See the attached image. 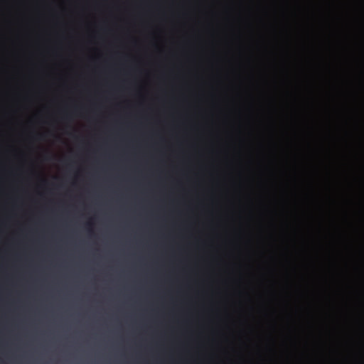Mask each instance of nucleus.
<instances>
[{"label": "nucleus", "mask_w": 364, "mask_h": 364, "mask_svg": "<svg viewBox=\"0 0 364 364\" xmlns=\"http://www.w3.org/2000/svg\"><path fill=\"white\" fill-rule=\"evenodd\" d=\"M162 341H364V339H207L163 340Z\"/></svg>", "instance_id": "obj_1"}, {"label": "nucleus", "mask_w": 364, "mask_h": 364, "mask_svg": "<svg viewBox=\"0 0 364 364\" xmlns=\"http://www.w3.org/2000/svg\"><path fill=\"white\" fill-rule=\"evenodd\" d=\"M179 321H180L179 320L177 321V322H178V323H179ZM181 321V323H189V321L188 319H183V320Z\"/></svg>", "instance_id": "obj_2"}]
</instances>
